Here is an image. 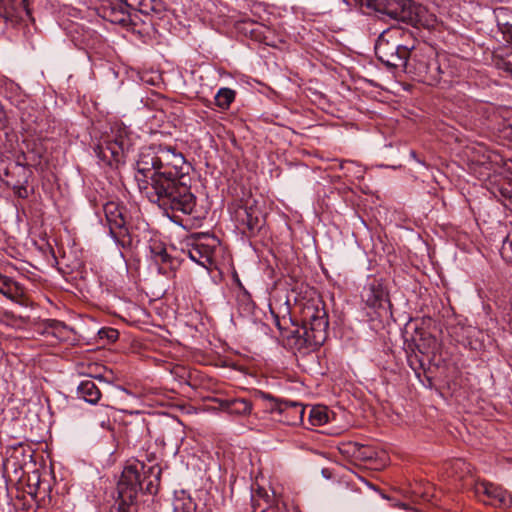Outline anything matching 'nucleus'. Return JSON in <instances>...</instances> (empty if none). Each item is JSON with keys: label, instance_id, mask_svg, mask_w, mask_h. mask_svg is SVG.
<instances>
[{"label": "nucleus", "instance_id": "obj_1", "mask_svg": "<svg viewBox=\"0 0 512 512\" xmlns=\"http://www.w3.org/2000/svg\"><path fill=\"white\" fill-rule=\"evenodd\" d=\"M191 182L190 174L172 178H166L162 174L152 182L137 177L140 191L145 193L150 202L166 211L185 215L192 214L196 207V196L191 191Z\"/></svg>", "mask_w": 512, "mask_h": 512}, {"label": "nucleus", "instance_id": "obj_2", "mask_svg": "<svg viewBox=\"0 0 512 512\" xmlns=\"http://www.w3.org/2000/svg\"><path fill=\"white\" fill-rule=\"evenodd\" d=\"M161 472L158 465L146 469L141 462L125 466L117 484L118 497L111 512H131L139 491L150 495L157 494Z\"/></svg>", "mask_w": 512, "mask_h": 512}, {"label": "nucleus", "instance_id": "obj_3", "mask_svg": "<svg viewBox=\"0 0 512 512\" xmlns=\"http://www.w3.org/2000/svg\"><path fill=\"white\" fill-rule=\"evenodd\" d=\"M406 73L429 86H437L441 83L448 85L454 76V71L446 57L438 55L436 50L427 44L411 47Z\"/></svg>", "mask_w": 512, "mask_h": 512}, {"label": "nucleus", "instance_id": "obj_4", "mask_svg": "<svg viewBox=\"0 0 512 512\" xmlns=\"http://www.w3.org/2000/svg\"><path fill=\"white\" fill-rule=\"evenodd\" d=\"M282 345L293 351L308 353L323 344L329 322H273Z\"/></svg>", "mask_w": 512, "mask_h": 512}, {"label": "nucleus", "instance_id": "obj_5", "mask_svg": "<svg viewBox=\"0 0 512 512\" xmlns=\"http://www.w3.org/2000/svg\"><path fill=\"white\" fill-rule=\"evenodd\" d=\"M366 6L415 27L431 29L436 23V17L425 6L412 0H366Z\"/></svg>", "mask_w": 512, "mask_h": 512}, {"label": "nucleus", "instance_id": "obj_6", "mask_svg": "<svg viewBox=\"0 0 512 512\" xmlns=\"http://www.w3.org/2000/svg\"><path fill=\"white\" fill-rule=\"evenodd\" d=\"M362 298L370 320H388L392 317L388 292L381 279H370L363 289Z\"/></svg>", "mask_w": 512, "mask_h": 512}, {"label": "nucleus", "instance_id": "obj_7", "mask_svg": "<svg viewBox=\"0 0 512 512\" xmlns=\"http://www.w3.org/2000/svg\"><path fill=\"white\" fill-rule=\"evenodd\" d=\"M158 171L151 173L150 181L156 180L158 175L165 174L166 178L179 177L190 174L192 167L187 163L183 154L176 152L171 146H158Z\"/></svg>", "mask_w": 512, "mask_h": 512}, {"label": "nucleus", "instance_id": "obj_8", "mask_svg": "<svg viewBox=\"0 0 512 512\" xmlns=\"http://www.w3.org/2000/svg\"><path fill=\"white\" fill-rule=\"evenodd\" d=\"M375 53L378 60L386 67L403 69V71L406 72L411 55V48L380 36L375 44Z\"/></svg>", "mask_w": 512, "mask_h": 512}, {"label": "nucleus", "instance_id": "obj_9", "mask_svg": "<svg viewBox=\"0 0 512 512\" xmlns=\"http://www.w3.org/2000/svg\"><path fill=\"white\" fill-rule=\"evenodd\" d=\"M103 210L111 238L122 248L130 247L132 237L124 216V208L118 203L110 201L104 205Z\"/></svg>", "mask_w": 512, "mask_h": 512}, {"label": "nucleus", "instance_id": "obj_10", "mask_svg": "<svg viewBox=\"0 0 512 512\" xmlns=\"http://www.w3.org/2000/svg\"><path fill=\"white\" fill-rule=\"evenodd\" d=\"M259 397L267 402L266 409L270 413L281 416L280 421L288 425H298L303 422L305 407L301 403L277 399L265 392H259Z\"/></svg>", "mask_w": 512, "mask_h": 512}, {"label": "nucleus", "instance_id": "obj_11", "mask_svg": "<svg viewBox=\"0 0 512 512\" xmlns=\"http://www.w3.org/2000/svg\"><path fill=\"white\" fill-rule=\"evenodd\" d=\"M478 495H483L481 501L486 505L506 510L512 505L511 494L502 487L490 482H482L477 487Z\"/></svg>", "mask_w": 512, "mask_h": 512}, {"label": "nucleus", "instance_id": "obj_12", "mask_svg": "<svg viewBox=\"0 0 512 512\" xmlns=\"http://www.w3.org/2000/svg\"><path fill=\"white\" fill-rule=\"evenodd\" d=\"M218 247V240L214 237H206L204 241H198L187 250L188 257L197 264L208 267L214 263V256Z\"/></svg>", "mask_w": 512, "mask_h": 512}, {"label": "nucleus", "instance_id": "obj_13", "mask_svg": "<svg viewBox=\"0 0 512 512\" xmlns=\"http://www.w3.org/2000/svg\"><path fill=\"white\" fill-rule=\"evenodd\" d=\"M237 221L246 227L249 236L258 233L264 225L265 218L260 208L253 204H245L236 210Z\"/></svg>", "mask_w": 512, "mask_h": 512}, {"label": "nucleus", "instance_id": "obj_14", "mask_svg": "<svg viewBox=\"0 0 512 512\" xmlns=\"http://www.w3.org/2000/svg\"><path fill=\"white\" fill-rule=\"evenodd\" d=\"M150 256L154 263L158 266V272L166 275L168 270H174L178 266L177 258L168 254L166 246L159 240H151L149 242Z\"/></svg>", "mask_w": 512, "mask_h": 512}, {"label": "nucleus", "instance_id": "obj_15", "mask_svg": "<svg viewBox=\"0 0 512 512\" xmlns=\"http://www.w3.org/2000/svg\"><path fill=\"white\" fill-rule=\"evenodd\" d=\"M158 146L157 147H148L141 151L139 154L138 160L136 162V171L135 179L137 177L140 179H145L150 181L149 176L153 172L158 171Z\"/></svg>", "mask_w": 512, "mask_h": 512}, {"label": "nucleus", "instance_id": "obj_16", "mask_svg": "<svg viewBox=\"0 0 512 512\" xmlns=\"http://www.w3.org/2000/svg\"><path fill=\"white\" fill-rule=\"evenodd\" d=\"M409 329L414 330V335L411 336V340L415 343V346L420 353L428 354L430 350H434L436 348V338L425 332L423 328L419 327L418 322H406L405 334H408Z\"/></svg>", "mask_w": 512, "mask_h": 512}, {"label": "nucleus", "instance_id": "obj_17", "mask_svg": "<svg viewBox=\"0 0 512 512\" xmlns=\"http://www.w3.org/2000/svg\"><path fill=\"white\" fill-rule=\"evenodd\" d=\"M29 15L26 0H21L19 7H17L13 0H0V17L6 23L16 24L22 19V14Z\"/></svg>", "mask_w": 512, "mask_h": 512}, {"label": "nucleus", "instance_id": "obj_18", "mask_svg": "<svg viewBox=\"0 0 512 512\" xmlns=\"http://www.w3.org/2000/svg\"><path fill=\"white\" fill-rule=\"evenodd\" d=\"M129 9L138 10L142 14L149 15L151 13H159L154 0H125L119 4V15L125 16L129 14Z\"/></svg>", "mask_w": 512, "mask_h": 512}, {"label": "nucleus", "instance_id": "obj_19", "mask_svg": "<svg viewBox=\"0 0 512 512\" xmlns=\"http://www.w3.org/2000/svg\"><path fill=\"white\" fill-rule=\"evenodd\" d=\"M77 394L79 398H82L90 404H96L101 397L99 388L91 379H86L80 382L77 387Z\"/></svg>", "mask_w": 512, "mask_h": 512}, {"label": "nucleus", "instance_id": "obj_20", "mask_svg": "<svg viewBox=\"0 0 512 512\" xmlns=\"http://www.w3.org/2000/svg\"><path fill=\"white\" fill-rule=\"evenodd\" d=\"M237 312L238 317L243 320H251L253 318L258 319L259 317L255 314V305L251 299V296L243 292L237 297Z\"/></svg>", "mask_w": 512, "mask_h": 512}, {"label": "nucleus", "instance_id": "obj_21", "mask_svg": "<svg viewBox=\"0 0 512 512\" xmlns=\"http://www.w3.org/2000/svg\"><path fill=\"white\" fill-rule=\"evenodd\" d=\"M221 406L228 413L235 415H248L252 410L251 402L244 398L225 399Z\"/></svg>", "mask_w": 512, "mask_h": 512}, {"label": "nucleus", "instance_id": "obj_22", "mask_svg": "<svg viewBox=\"0 0 512 512\" xmlns=\"http://www.w3.org/2000/svg\"><path fill=\"white\" fill-rule=\"evenodd\" d=\"M94 152L97 157L103 161L109 160L107 152L110 153L111 158L114 160H118L119 157L124 153L122 148L119 147L117 143H115L112 139H107L104 144H98L94 148Z\"/></svg>", "mask_w": 512, "mask_h": 512}, {"label": "nucleus", "instance_id": "obj_23", "mask_svg": "<svg viewBox=\"0 0 512 512\" xmlns=\"http://www.w3.org/2000/svg\"><path fill=\"white\" fill-rule=\"evenodd\" d=\"M0 293L15 301L23 295V290L12 278L0 274Z\"/></svg>", "mask_w": 512, "mask_h": 512}, {"label": "nucleus", "instance_id": "obj_24", "mask_svg": "<svg viewBox=\"0 0 512 512\" xmlns=\"http://www.w3.org/2000/svg\"><path fill=\"white\" fill-rule=\"evenodd\" d=\"M197 505L184 491L177 494L173 500V512H196Z\"/></svg>", "mask_w": 512, "mask_h": 512}, {"label": "nucleus", "instance_id": "obj_25", "mask_svg": "<svg viewBox=\"0 0 512 512\" xmlns=\"http://www.w3.org/2000/svg\"><path fill=\"white\" fill-rule=\"evenodd\" d=\"M235 95V91L230 88H220L215 95V103L219 108L226 110L234 101Z\"/></svg>", "mask_w": 512, "mask_h": 512}, {"label": "nucleus", "instance_id": "obj_26", "mask_svg": "<svg viewBox=\"0 0 512 512\" xmlns=\"http://www.w3.org/2000/svg\"><path fill=\"white\" fill-rule=\"evenodd\" d=\"M328 413L325 407L316 406L310 410L309 420L313 426H321L328 422Z\"/></svg>", "mask_w": 512, "mask_h": 512}, {"label": "nucleus", "instance_id": "obj_27", "mask_svg": "<svg viewBox=\"0 0 512 512\" xmlns=\"http://www.w3.org/2000/svg\"><path fill=\"white\" fill-rule=\"evenodd\" d=\"M500 254L505 261L512 264V234H509L503 241Z\"/></svg>", "mask_w": 512, "mask_h": 512}, {"label": "nucleus", "instance_id": "obj_28", "mask_svg": "<svg viewBox=\"0 0 512 512\" xmlns=\"http://www.w3.org/2000/svg\"><path fill=\"white\" fill-rule=\"evenodd\" d=\"M100 339H107L108 342H114L118 339L119 332L114 328H101L98 331Z\"/></svg>", "mask_w": 512, "mask_h": 512}, {"label": "nucleus", "instance_id": "obj_29", "mask_svg": "<svg viewBox=\"0 0 512 512\" xmlns=\"http://www.w3.org/2000/svg\"><path fill=\"white\" fill-rule=\"evenodd\" d=\"M115 143H117L119 145V147L122 148V151H128L129 150V146H130V143H129V140L122 135V133L118 134V135H115L112 139Z\"/></svg>", "mask_w": 512, "mask_h": 512}, {"label": "nucleus", "instance_id": "obj_30", "mask_svg": "<svg viewBox=\"0 0 512 512\" xmlns=\"http://www.w3.org/2000/svg\"><path fill=\"white\" fill-rule=\"evenodd\" d=\"M356 168L357 171L355 174H362L363 171L359 166H357L353 161H345L341 164V169L345 170L346 175L353 172V169Z\"/></svg>", "mask_w": 512, "mask_h": 512}, {"label": "nucleus", "instance_id": "obj_31", "mask_svg": "<svg viewBox=\"0 0 512 512\" xmlns=\"http://www.w3.org/2000/svg\"><path fill=\"white\" fill-rule=\"evenodd\" d=\"M62 323L63 322H57V321L49 322V327L47 328L46 333L54 335L55 331L60 327V325Z\"/></svg>", "mask_w": 512, "mask_h": 512}, {"label": "nucleus", "instance_id": "obj_32", "mask_svg": "<svg viewBox=\"0 0 512 512\" xmlns=\"http://www.w3.org/2000/svg\"><path fill=\"white\" fill-rule=\"evenodd\" d=\"M18 454H21L22 456H25V450L23 446H20L19 448H16L11 456L10 459L7 460V464L9 465L13 459L18 458Z\"/></svg>", "mask_w": 512, "mask_h": 512}, {"label": "nucleus", "instance_id": "obj_33", "mask_svg": "<svg viewBox=\"0 0 512 512\" xmlns=\"http://www.w3.org/2000/svg\"><path fill=\"white\" fill-rule=\"evenodd\" d=\"M504 205L510 210H512V196L506 200Z\"/></svg>", "mask_w": 512, "mask_h": 512}, {"label": "nucleus", "instance_id": "obj_34", "mask_svg": "<svg viewBox=\"0 0 512 512\" xmlns=\"http://www.w3.org/2000/svg\"><path fill=\"white\" fill-rule=\"evenodd\" d=\"M410 155L411 157H413L417 162L421 163V164H424L423 162H421L418 158H417V155H416V152L415 151H411L410 152Z\"/></svg>", "mask_w": 512, "mask_h": 512}, {"label": "nucleus", "instance_id": "obj_35", "mask_svg": "<svg viewBox=\"0 0 512 512\" xmlns=\"http://www.w3.org/2000/svg\"><path fill=\"white\" fill-rule=\"evenodd\" d=\"M252 501H253V507L256 509V506H260L259 504V500L256 499L254 496L252 497Z\"/></svg>", "mask_w": 512, "mask_h": 512}, {"label": "nucleus", "instance_id": "obj_36", "mask_svg": "<svg viewBox=\"0 0 512 512\" xmlns=\"http://www.w3.org/2000/svg\"><path fill=\"white\" fill-rule=\"evenodd\" d=\"M409 363H410V366L413 370H416L417 367L414 365L415 364V361L412 360V358H409Z\"/></svg>", "mask_w": 512, "mask_h": 512}, {"label": "nucleus", "instance_id": "obj_37", "mask_svg": "<svg viewBox=\"0 0 512 512\" xmlns=\"http://www.w3.org/2000/svg\"><path fill=\"white\" fill-rule=\"evenodd\" d=\"M106 424H109V420H102V421H100V426L101 427L105 428Z\"/></svg>", "mask_w": 512, "mask_h": 512}, {"label": "nucleus", "instance_id": "obj_38", "mask_svg": "<svg viewBox=\"0 0 512 512\" xmlns=\"http://www.w3.org/2000/svg\"><path fill=\"white\" fill-rule=\"evenodd\" d=\"M4 117V112L2 110V106L0 105V121L3 119Z\"/></svg>", "mask_w": 512, "mask_h": 512}, {"label": "nucleus", "instance_id": "obj_39", "mask_svg": "<svg viewBox=\"0 0 512 512\" xmlns=\"http://www.w3.org/2000/svg\"><path fill=\"white\" fill-rule=\"evenodd\" d=\"M319 319V316H316V315H312L310 320H318Z\"/></svg>", "mask_w": 512, "mask_h": 512}, {"label": "nucleus", "instance_id": "obj_40", "mask_svg": "<svg viewBox=\"0 0 512 512\" xmlns=\"http://www.w3.org/2000/svg\"><path fill=\"white\" fill-rule=\"evenodd\" d=\"M261 512H269L268 507H267V508H263V509L261 510Z\"/></svg>", "mask_w": 512, "mask_h": 512}, {"label": "nucleus", "instance_id": "obj_41", "mask_svg": "<svg viewBox=\"0 0 512 512\" xmlns=\"http://www.w3.org/2000/svg\"><path fill=\"white\" fill-rule=\"evenodd\" d=\"M417 363L419 364V366H420V367H422V366H423V364H422V361H421V360H417Z\"/></svg>", "mask_w": 512, "mask_h": 512}, {"label": "nucleus", "instance_id": "obj_42", "mask_svg": "<svg viewBox=\"0 0 512 512\" xmlns=\"http://www.w3.org/2000/svg\"><path fill=\"white\" fill-rule=\"evenodd\" d=\"M142 324H153L152 322H147V321H144V322H141Z\"/></svg>", "mask_w": 512, "mask_h": 512}]
</instances>
